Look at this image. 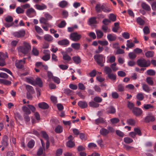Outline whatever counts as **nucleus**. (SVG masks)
Masks as SVG:
<instances>
[{
  "label": "nucleus",
  "mask_w": 156,
  "mask_h": 156,
  "mask_svg": "<svg viewBox=\"0 0 156 156\" xmlns=\"http://www.w3.org/2000/svg\"><path fill=\"white\" fill-rule=\"evenodd\" d=\"M31 50V46L28 42L24 41L22 45L20 46L18 48L19 52H21L24 54L29 53Z\"/></svg>",
  "instance_id": "1"
},
{
  "label": "nucleus",
  "mask_w": 156,
  "mask_h": 156,
  "mask_svg": "<svg viewBox=\"0 0 156 156\" xmlns=\"http://www.w3.org/2000/svg\"><path fill=\"white\" fill-rule=\"evenodd\" d=\"M95 60L98 64L101 67L104 66V63L105 62V57L102 54H97L94 56Z\"/></svg>",
  "instance_id": "2"
},
{
  "label": "nucleus",
  "mask_w": 156,
  "mask_h": 156,
  "mask_svg": "<svg viewBox=\"0 0 156 156\" xmlns=\"http://www.w3.org/2000/svg\"><path fill=\"white\" fill-rule=\"evenodd\" d=\"M81 35L76 32L71 33L69 37L70 39L73 41L77 42L81 38Z\"/></svg>",
  "instance_id": "3"
},
{
  "label": "nucleus",
  "mask_w": 156,
  "mask_h": 156,
  "mask_svg": "<svg viewBox=\"0 0 156 156\" xmlns=\"http://www.w3.org/2000/svg\"><path fill=\"white\" fill-rule=\"evenodd\" d=\"M137 63L138 66L141 67H147L150 65V62L149 60H146L142 58L138 60Z\"/></svg>",
  "instance_id": "4"
},
{
  "label": "nucleus",
  "mask_w": 156,
  "mask_h": 156,
  "mask_svg": "<svg viewBox=\"0 0 156 156\" xmlns=\"http://www.w3.org/2000/svg\"><path fill=\"white\" fill-rule=\"evenodd\" d=\"M13 35L15 37L20 38L24 37L25 34V31L24 30H22L18 31H16L12 33Z\"/></svg>",
  "instance_id": "5"
},
{
  "label": "nucleus",
  "mask_w": 156,
  "mask_h": 156,
  "mask_svg": "<svg viewBox=\"0 0 156 156\" xmlns=\"http://www.w3.org/2000/svg\"><path fill=\"white\" fill-rule=\"evenodd\" d=\"M26 58H24L22 60H16L15 62V66L18 68H21L23 67L25 62Z\"/></svg>",
  "instance_id": "6"
},
{
  "label": "nucleus",
  "mask_w": 156,
  "mask_h": 156,
  "mask_svg": "<svg viewBox=\"0 0 156 156\" xmlns=\"http://www.w3.org/2000/svg\"><path fill=\"white\" fill-rule=\"evenodd\" d=\"M26 14L29 17H32L36 14V12L32 8L27 9L26 11Z\"/></svg>",
  "instance_id": "7"
},
{
  "label": "nucleus",
  "mask_w": 156,
  "mask_h": 156,
  "mask_svg": "<svg viewBox=\"0 0 156 156\" xmlns=\"http://www.w3.org/2000/svg\"><path fill=\"white\" fill-rule=\"evenodd\" d=\"M132 112L136 116H138L142 114L143 111L140 108L135 107L133 109Z\"/></svg>",
  "instance_id": "8"
},
{
  "label": "nucleus",
  "mask_w": 156,
  "mask_h": 156,
  "mask_svg": "<svg viewBox=\"0 0 156 156\" xmlns=\"http://www.w3.org/2000/svg\"><path fill=\"white\" fill-rule=\"evenodd\" d=\"M7 56L5 54L0 52V66H3L5 65L4 59Z\"/></svg>",
  "instance_id": "9"
},
{
  "label": "nucleus",
  "mask_w": 156,
  "mask_h": 156,
  "mask_svg": "<svg viewBox=\"0 0 156 156\" xmlns=\"http://www.w3.org/2000/svg\"><path fill=\"white\" fill-rule=\"evenodd\" d=\"M115 57L114 55L108 56L107 57L106 62L108 63H114L115 62Z\"/></svg>",
  "instance_id": "10"
},
{
  "label": "nucleus",
  "mask_w": 156,
  "mask_h": 156,
  "mask_svg": "<svg viewBox=\"0 0 156 156\" xmlns=\"http://www.w3.org/2000/svg\"><path fill=\"white\" fill-rule=\"evenodd\" d=\"M104 5V3L102 4L100 3L97 4L95 7V9L97 12L99 13L102 11V8L103 7Z\"/></svg>",
  "instance_id": "11"
},
{
  "label": "nucleus",
  "mask_w": 156,
  "mask_h": 156,
  "mask_svg": "<svg viewBox=\"0 0 156 156\" xmlns=\"http://www.w3.org/2000/svg\"><path fill=\"white\" fill-rule=\"evenodd\" d=\"M142 8L145 10L150 11L151 10L150 6L146 2H142L141 4Z\"/></svg>",
  "instance_id": "12"
},
{
  "label": "nucleus",
  "mask_w": 156,
  "mask_h": 156,
  "mask_svg": "<svg viewBox=\"0 0 156 156\" xmlns=\"http://www.w3.org/2000/svg\"><path fill=\"white\" fill-rule=\"evenodd\" d=\"M58 43L60 45H66L69 44V42L67 39H65L58 41Z\"/></svg>",
  "instance_id": "13"
},
{
  "label": "nucleus",
  "mask_w": 156,
  "mask_h": 156,
  "mask_svg": "<svg viewBox=\"0 0 156 156\" xmlns=\"http://www.w3.org/2000/svg\"><path fill=\"white\" fill-rule=\"evenodd\" d=\"M35 8L38 10H43L47 8V6L45 5L42 4L41 5L37 4L34 6Z\"/></svg>",
  "instance_id": "14"
},
{
  "label": "nucleus",
  "mask_w": 156,
  "mask_h": 156,
  "mask_svg": "<svg viewBox=\"0 0 156 156\" xmlns=\"http://www.w3.org/2000/svg\"><path fill=\"white\" fill-rule=\"evenodd\" d=\"M155 120L154 117L153 115H149L147 116L145 118V121L147 122H153Z\"/></svg>",
  "instance_id": "15"
},
{
  "label": "nucleus",
  "mask_w": 156,
  "mask_h": 156,
  "mask_svg": "<svg viewBox=\"0 0 156 156\" xmlns=\"http://www.w3.org/2000/svg\"><path fill=\"white\" fill-rule=\"evenodd\" d=\"M39 107L41 109H46L48 108V105L46 103L44 102H42L39 103L38 104Z\"/></svg>",
  "instance_id": "16"
},
{
  "label": "nucleus",
  "mask_w": 156,
  "mask_h": 156,
  "mask_svg": "<svg viewBox=\"0 0 156 156\" xmlns=\"http://www.w3.org/2000/svg\"><path fill=\"white\" fill-rule=\"evenodd\" d=\"M97 23L96 18L95 17H92L90 18L88 21V24L90 26Z\"/></svg>",
  "instance_id": "17"
},
{
  "label": "nucleus",
  "mask_w": 156,
  "mask_h": 156,
  "mask_svg": "<svg viewBox=\"0 0 156 156\" xmlns=\"http://www.w3.org/2000/svg\"><path fill=\"white\" fill-rule=\"evenodd\" d=\"M126 122L128 125L134 126L136 123V121L132 119H129L126 120Z\"/></svg>",
  "instance_id": "18"
},
{
  "label": "nucleus",
  "mask_w": 156,
  "mask_h": 156,
  "mask_svg": "<svg viewBox=\"0 0 156 156\" xmlns=\"http://www.w3.org/2000/svg\"><path fill=\"white\" fill-rule=\"evenodd\" d=\"M61 53L63 55V58L67 61H69L71 59V58L68 55L65 53L64 51H62Z\"/></svg>",
  "instance_id": "19"
},
{
  "label": "nucleus",
  "mask_w": 156,
  "mask_h": 156,
  "mask_svg": "<svg viewBox=\"0 0 156 156\" xmlns=\"http://www.w3.org/2000/svg\"><path fill=\"white\" fill-rule=\"evenodd\" d=\"M100 133L101 135L104 136H107L109 133L108 129L104 128H101L100 130Z\"/></svg>",
  "instance_id": "20"
},
{
  "label": "nucleus",
  "mask_w": 156,
  "mask_h": 156,
  "mask_svg": "<svg viewBox=\"0 0 156 156\" xmlns=\"http://www.w3.org/2000/svg\"><path fill=\"white\" fill-rule=\"evenodd\" d=\"M142 89L144 91L147 92H149L150 91V88L147 84L142 83Z\"/></svg>",
  "instance_id": "21"
},
{
  "label": "nucleus",
  "mask_w": 156,
  "mask_h": 156,
  "mask_svg": "<svg viewBox=\"0 0 156 156\" xmlns=\"http://www.w3.org/2000/svg\"><path fill=\"white\" fill-rule=\"evenodd\" d=\"M78 105L82 108H84L87 106V104L85 101H79L78 103Z\"/></svg>",
  "instance_id": "22"
},
{
  "label": "nucleus",
  "mask_w": 156,
  "mask_h": 156,
  "mask_svg": "<svg viewBox=\"0 0 156 156\" xmlns=\"http://www.w3.org/2000/svg\"><path fill=\"white\" fill-rule=\"evenodd\" d=\"M96 32L97 36V39H100L103 36V33L101 30H96Z\"/></svg>",
  "instance_id": "23"
},
{
  "label": "nucleus",
  "mask_w": 156,
  "mask_h": 156,
  "mask_svg": "<svg viewBox=\"0 0 156 156\" xmlns=\"http://www.w3.org/2000/svg\"><path fill=\"white\" fill-rule=\"evenodd\" d=\"M74 62L76 64H78L81 62V58L79 56H75L72 57Z\"/></svg>",
  "instance_id": "24"
},
{
  "label": "nucleus",
  "mask_w": 156,
  "mask_h": 156,
  "mask_svg": "<svg viewBox=\"0 0 156 156\" xmlns=\"http://www.w3.org/2000/svg\"><path fill=\"white\" fill-rule=\"evenodd\" d=\"M142 108L145 110L153 109L154 108V107L153 105L150 104H144Z\"/></svg>",
  "instance_id": "25"
},
{
  "label": "nucleus",
  "mask_w": 156,
  "mask_h": 156,
  "mask_svg": "<svg viewBox=\"0 0 156 156\" xmlns=\"http://www.w3.org/2000/svg\"><path fill=\"white\" fill-rule=\"evenodd\" d=\"M44 40L46 41L51 42L53 40V37L49 34H45L44 36Z\"/></svg>",
  "instance_id": "26"
},
{
  "label": "nucleus",
  "mask_w": 156,
  "mask_h": 156,
  "mask_svg": "<svg viewBox=\"0 0 156 156\" xmlns=\"http://www.w3.org/2000/svg\"><path fill=\"white\" fill-rule=\"evenodd\" d=\"M35 85H37L40 87H42L43 85V83L41 79L39 77H37L35 81Z\"/></svg>",
  "instance_id": "27"
},
{
  "label": "nucleus",
  "mask_w": 156,
  "mask_h": 156,
  "mask_svg": "<svg viewBox=\"0 0 156 156\" xmlns=\"http://www.w3.org/2000/svg\"><path fill=\"white\" fill-rule=\"evenodd\" d=\"M107 112L108 113L113 114L115 112V108L112 106H110L107 109Z\"/></svg>",
  "instance_id": "28"
},
{
  "label": "nucleus",
  "mask_w": 156,
  "mask_h": 156,
  "mask_svg": "<svg viewBox=\"0 0 156 156\" xmlns=\"http://www.w3.org/2000/svg\"><path fill=\"white\" fill-rule=\"evenodd\" d=\"M120 121L119 119L116 118H113L110 119V121L112 125H115Z\"/></svg>",
  "instance_id": "29"
},
{
  "label": "nucleus",
  "mask_w": 156,
  "mask_h": 156,
  "mask_svg": "<svg viewBox=\"0 0 156 156\" xmlns=\"http://www.w3.org/2000/svg\"><path fill=\"white\" fill-rule=\"evenodd\" d=\"M109 20H110L111 22H115L116 20V16L113 13L109 14L108 16Z\"/></svg>",
  "instance_id": "30"
},
{
  "label": "nucleus",
  "mask_w": 156,
  "mask_h": 156,
  "mask_svg": "<svg viewBox=\"0 0 156 156\" xmlns=\"http://www.w3.org/2000/svg\"><path fill=\"white\" fill-rule=\"evenodd\" d=\"M117 64L115 62H114L111 64L110 66V68L112 71L115 72L119 69L118 67L116 66Z\"/></svg>",
  "instance_id": "31"
},
{
  "label": "nucleus",
  "mask_w": 156,
  "mask_h": 156,
  "mask_svg": "<svg viewBox=\"0 0 156 156\" xmlns=\"http://www.w3.org/2000/svg\"><path fill=\"white\" fill-rule=\"evenodd\" d=\"M71 46L74 49L78 50L80 48V44L79 43H74L72 44Z\"/></svg>",
  "instance_id": "32"
},
{
  "label": "nucleus",
  "mask_w": 156,
  "mask_h": 156,
  "mask_svg": "<svg viewBox=\"0 0 156 156\" xmlns=\"http://www.w3.org/2000/svg\"><path fill=\"white\" fill-rule=\"evenodd\" d=\"M104 70L105 73L107 75L111 73L112 71L111 68L107 66L105 67Z\"/></svg>",
  "instance_id": "33"
},
{
  "label": "nucleus",
  "mask_w": 156,
  "mask_h": 156,
  "mask_svg": "<svg viewBox=\"0 0 156 156\" xmlns=\"http://www.w3.org/2000/svg\"><path fill=\"white\" fill-rule=\"evenodd\" d=\"M22 110L26 114H30L31 113V112L27 107L24 106L22 107Z\"/></svg>",
  "instance_id": "34"
},
{
  "label": "nucleus",
  "mask_w": 156,
  "mask_h": 156,
  "mask_svg": "<svg viewBox=\"0 0 156 156\" xmlns=\"http://www.w3.org/2000/svg\"><path fill=\"white\" fill-rule=\"evenodd\" d=\"M107 37L108 40L110 41H115L116 38V37L114 35L111 34H108Z\"/></svg>",
  "instance_id": "35"
},
{
  "label": "nucleus",
  "mask_w": 156,
  "mask_h": 156,
  "mask_svg": "<svg viewBox=\"0 0 156 156\" xmlns=\"http://www.w3.org/2000/svg\"><path fill=\"white\" fill-rule=\"evenodd\" d=\"M63 128L62 126L58 125L57 126L55 129V131L57 133H60L62 131Z\"/></svg>",
  "instance_id": "36"
},
{
  "label": "nucleus",
  "mask_w": 156,
  "mask_h": 156,
  "mask_svg": "<svg viewBox=\"0 0 156 156\" xmlns=\"http://www.w3.org/2000/svg\"><path fill=\"white\" fill-rule=\"evenodd\" d=\"M68 4V2L66 1L63 0L60 2L59 3V6L62 8L65 7Z\"/></svg>",
  "instance_id": "37"
},
{
  "label": "nucleus",
  "mask_w": 156,
  "mask_h": 156,
  "mask_svg": "<svg viewBox=\"0 0 156 156\" xmlns=\"http://www.w3.org/2000/svg\"><path fill=\"white\" fill-rule=\"evenodd\" d=\"M16 12L18 14H23L24 12V10L20 7H17L16 9Z\"/></svg>",
  "instance_id": "38"
},
{
  "label": "nucleus",
  "mask_w": 156,
  "mask_h": 156,
  "mask_svg": "<svg viewBox=\"0 0 156 156\" xmlns=\"http://www.w3.org/2000/svg\"><path fill=\"white\" fill-rule=\"evenodd\" d=\"M26 81L28 83H30L33 85H35V82L33 78H26Z\"/></svg>",
  "instance_id": "39"
},
{
  "label": "nucleus",
  "mask_w": 156,
  "mask_h": 156,
  "mask_svg": "<svg viewBox=\"0 0 156 156\" xmlns=\"http://www.w3.org/2000/svg\"><path fill=\"white\" fill-rule=\"evenodd\" d=\"M102 10L105 12L108 13L110 12L112 9L107 7L106 5L104 4L103 7L102 8Z\"/></svg>",
  "instance_id": "40"
},
{
  "label": "nucleus",
  "mask_w": 156,
  "mask_h": 156,
  "mask_svg": "<svg viewBox=\"0 0 156 156\" xmlns=\"http://www.w3.org/2000/svg\"><path fill=\"white\" fill-rule=\"evenodd\" d=\"M134 44L131 42V40L127 41V46L129 48H131L134 46Z\"/></svg>",
  "instance_id": "41"
},
{
  "label": "nucleus",
  "mask_w": 156,
  "mask_h": 156,
  "mask_svg": "<svg viewBox=\"0 0 156 156\" xmlns=\"http://www.w3.org/2000/svg\"><path fill=\"white\" fill-rule=\"evenodd\" d=\"M32 53L35 56H37L39 53V51L37 48L33 47L32 50Z\"/></svg>",
  "instance_id": "42"
},
{
  "label": "nucleus",
  "mask_w": 156,
  "mask_h": 156,
  "mask_svg": "<svg viewBox=\"0 0 156 156\" xmlns=\"http://www.w3.org/2000/svg\"><path fill=\"white\" fill-rule=\"evenodd\" d=\"M89 105L90 107L93 108H97L99 106V105L98 104H97L93 101L90 102L89 103Z\"/></svg>",
  "instance_id": "43"
},
{
  "label": "nucleus",
  "mask_w": 156,
  "mask_h": 156,
  "mask_svg": "<svg viewBox=\"0 0 156 156\" xmlns=\"http://www.w3.org/2000/svg\"><path fill=\"white\" fill-rule=\"evenodd\" d=\"M124 142L126 144H129L133 142V140L132 139L129 137H126L124 138Z\"/></svg>",
  "instance_id": "44"
},
{
  "label": "nucleus",
  "mask_w": 156,
  "mask_h": 156,
  "mask_svg": "<svg viewBox=\"0 0 156 156\" xmlns=\"http://www.w3.org/2000/svg\"><path fill=\"white\" fill-rule=\"evenodd\" d=\"M36 31L39 34L43 33L42 30L39 26L36 25L34 27Z\"/></svg>",
  "instance_id": "45"
},
{
  "label": "nucleus",
  "mask_w": 156,
  "mask_h": 156,
  "mask_svg": "<svg viewBox=\"0 0 156 156\" xmlns=\"http://www.w3.org/2000/svg\"><path fill=\"white\" fill-rule=\"evenodd\" d=\"M144 98V97L142 93H138L136 95L137 98L140 101L143 100Z\"/></svg>",
  "instance_id": "46"
},
{
  "label": "nucleus",
  "mask_w": 156,
  "mask_h": 156,
  "mask_svg": "<svg viewBox=\"0 0 156 156\" xmlns=\"http://www.w3.org/2000/svg\"><path fill=\"white\" fill-rule=\"evenodd\" d=\"M47 21L48 20L46 18L43 17H41L39 20V22L40 23L48 25V24L47 23Z\"/></svg>",
  "instance_id": "47"
},
{
  "label": "nucleus",
  "mask_w": 156,
  "mask_h": 156,
  "mask_svg": "<svg viewBox=\"0 0 156 156\" xmlns=\"http://www.w3.org/2000/svg\"><path fill=\"white\" fill-rule=\"evenodd\" d=\"M35 142L33 140H30L27 144L28 147L30 148H32L34 145Z\"/></svg>",
  "instance_id": "48"
},
{
  "label": "nucleus",
  "mask_w": 156,
  "mask_h": 156,
  "mask_svg": "<svg viewBox=\"0 0 156 156\" xmlns=\"http://www.w3.org/2000/svg\"><path fill=\"white\" fill-rule=\"evenodd\" d=\"M146 81L148 84L151 85H153L154 84V82L151 77H147L146 79Z\"/></svg>",
  "instance_id": "49"
},
{
  "label": "nucleus",
  "mask_w": 156,
  "mask_h": 156,
  "mask_svg": "<svg viewBox=\"0 0 156 156\" xmlns=\"http://www.w3.org/2000/svg\"><path fill=\"white\" fill-rule=\"evenodd\" d=\"M108 76L109 79L112 80H115L116 78L115 75L111 73L108 74Z\"/></svg>",
  "instance_id": "50"
},
{
  "label": "nucleus",
  "mask_w": 156,
  "mask_h": 156,
  "mask_svg": "<svg viewBox=\"0 0 156 156\" xmlns=\"http://www.w3.org/2000/svg\"><path fill=\"white\" fill-rule=\"evenodd\" d=\"M147 74L150 76H154L155 74V71L152 69H150L147 71Z\"/></svg>",
  "instance_id": "51"
},
{
  "label": "nucleus",
  "mask_w": 156,
  "mask_h": 156,
  "mask_svg": "<svg viewBox=\"0 0 156 156\" xmlns=\"http://www.w3.org/2000/svg\"><path fill=\"white\" fill-rule=\"evenodd\" d=\"M25 87L26 89L29 92H33L34 89L32 86L29 85H26Z\"/></svg>",
  "instance_id": "52"
},
{
  "label": "nucleus",
  "mask_w": 156,
  "mask_h": 156,
  "mask_svg": "<svg viewBox=\"0 0 156 156\" xmlns=\"http://www.w3.org/2000/svg\"><path fill=\"white\" fill-rule=\"evenodd\" d=\"M136 21L140 25H142L144 24V21L140 17H138Z\"/></svg>",
  "instance_id": "53"
},
{
  "label": "nucleus",
  "mask_w": 156,
  "mask_h": 156,
  "mask_svg": "<svg viewBox=\"0 0 156 156\" xmlns=\"http://www.w3.org/2000/svg\"><path fill=\"white\" fill-rule=\"evenodd\" d=\"M154 52L152 51H149L145 53L146 56L147 57H151L154 55Z\"/></svg>",
  "instance_id": "54"
},
{
  "label": "nucleus",
  "mask_w": 156,
  "mask_h": 156,
  "mask_svg": "<svg viewBox=\"0 0 156 156\" xmlns=\"http://www.w3.org/2000/svg\"><path fill=\"white\" fill-rule=\"evenodd\" d=\"M115 132L116 134L120 137H123L124 136V133H123L119 130H117Z\"/></svg>",
  "instance_id": "55"
},
{
  "label": "nucleus",
  "mask_w": 156,
  "mask_h": 156,
  "mask_svg": "<svg viewBox=\"0 0 156 156\" xmlns=\"http://www.w3.org/2000/svg\"><path fill=\"white\" fill-rule=\"evenodd\" d=\"M66 25V23L65 21H62L58 24V27L59 28H62L64 27Z\"/></svg>",
  "instance_id": "56"
},
{
  "label": "nucleus",
  "mask_w": 156,
  "mask_h": 156,
  "mask_svg": "<svg viewBox=\"0 0 156 156\" xmlns=\"http://www.w3.org/2000/svg\"><path fill=\"white\" fill-rule=\"evenodd\" d=\"M94 100L95 102L100 103L102 101V99L99 97L97 96L94 98Z\"/></svg>",
  "instance_id": "57"
},
{
  "label": "nucleus",
  "mask_w": 156,
  "mask_h": 156,
  "mask_svg": "<svg viewBox=\"0 0 156 156\" xmlns=\"http://www.w3.org/2000/svg\"><path fill=\"white\" fill-rule=\"evenodd\" d=\"M50 58V54H47L43 56L42 58L44 61H47L49 60Z\"/></svg>",
  "instance_id": "58"
},
{
  "label": "nucleus",
  "mask_w": 156,
  "mask_h": 156,
  "mask_svg": "<svg viewBox=\"0 0 156 156\" xmlns=\"http://www.w3.org/2000/svg\"><path fill=\"white\" fill-rule=\"evenodd\" d=\"M134 104L133 103H132L129 101H128L127 106H128V108L129 109H132V110L133 109L134 107H134Z\"/></svg>",
  "instance_id": "59"
},
{
  "label": "nucleus",
  "mask_w": 156,
  "mask_h": 156,
  "mask_svg": "<svg viewBox=\"0 0 156 156\" xmlns=\"http://www.w3.org/2000/svg\"><path fill=\"white\" fill-rule=\"evenodd\" d=\"M67 146L69 147H73L75 145V144L73 142L71 141H69L67 142Z\"/></svg>",
  "instance_id": "60"
},
{
  "label": "nucleus",
  "mask_w": 156,
  "mask_h": 156,
  "mask_svg": "<svg viewBox=\"0 0 156 156\" xmlns=\"http://www.w3.org/2000/svg\"><path fill=\"white\" fill-rule=\"evenodd\" d=\"M134 131L135 133H136V135L137 134L139 136L141 135V133L140 129L138 128H135L134 129Z\"/></svg>",
  "instance_id": "61"
},
{
  "label": "nucleus",
  "mask_w": 156,
  "mask_h": 156,
  "mask_svg": "<svg viewBox=\"0 0 156 156\" xmlns=\"http://www.w3.org/2000/svg\"><path fill=\"white\" fill-rule=\"evenodd\" d=\"M102 23L104 25H107L110 23H111V22L110 20H109V19H105L103 20Z\"/></svg>",
  "instance_id": "62"
},
{
  "label": "nucleus",
  "mask_w": 156,
  "mask_h": 156,
  "mask_svg": "<svg viewBox=\"0 0 156 156\" xmlns=\"http://www.w3.org/2000/svg\"><path fill=\"white\" fill-rule=\"evenodd\" d=\"M44 16L48 20H51L52 18V16L48 13H45Z\"/></svg>",
  "instance_id": "63"
},
{
  "label": "nucleus",
  "mask_w": 156,
  "mask_h": 156,
  "mask_svg": "<svg viewBox=\"0 0 156 156\" xmlns=\"http://www.w3.org/2000/svg\"><path fill=\"white\" fill-rule=\"evenodd\" d=\"M122 37L125 39H128L129 38V34L126 32H125L122 34Z\"/></svg>",
  "instance_id": "64"
}]
</instances>
